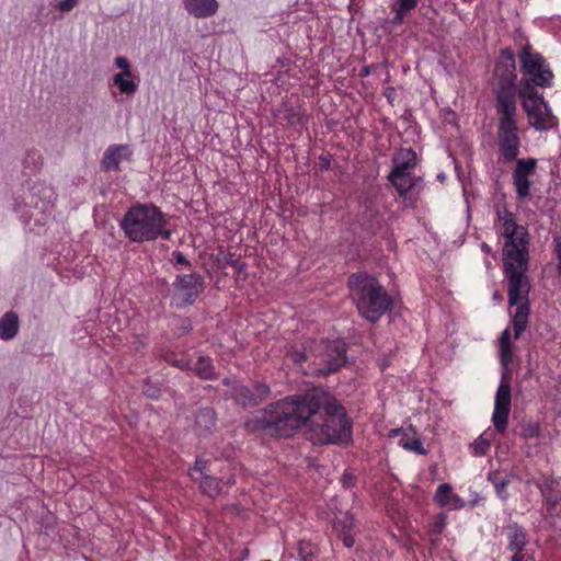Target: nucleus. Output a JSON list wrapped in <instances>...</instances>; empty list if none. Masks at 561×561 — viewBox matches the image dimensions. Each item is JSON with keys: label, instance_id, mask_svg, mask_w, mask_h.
Instances as JSON below:
<instances>
[{"label": "nucleus", "instance_id": "1", "mask_svg": "<svg viewBox=\"0 0 561 561\" xmlns=\"http://www.w3.org/2000/svg\"><path fill=\"white\" fill-rule=\"evenodd\" d=\"M302 425H308V438L313 445L352 443L353 424L345 408L322 388L273 402L247 422L250 431L277 437H289Z\"/></svg>", "mask_w": 561, "mask_h": 561}, {"label": "nucleus", "instance_id": "2", "mask_svg": "<svg viewBox=\"0 0 561 561\" xmlns=\"http://www.w3.org/2000/svg\"><path fill=\"white\" fill-rule=\"evenodd\" d=\"M169 219L170 216L156 204L136 203L125 211L119 227L133 243L169 241L173 234Z\"/></svg>", "mask_w": 561, "mask_h": 561}, {"label": "nucleus", "instance_id": "3", "mask_svg": "<svg viewBox=\"0 0 561 561\" xmlns=\"http://www.w3.org/2000/svg\"><path fill=\"white\" fill-rule=\"evenodd\" d=\"M504 239L503 263L508 285V304L515 305L530 291V283L526 275L529 254L528 230L526 227L522 228Z\"/></svg>", "mask_w": 561, "mask_h": 561}, {"label": "nucleus", "instance_id": "4", "mask_svg": "<svg viewBox=\"0 0 561 561\" xmlns=\"http://www.w3.org/2000/svg\"><path fill=\"white\" fill-rule=\"evenodd\" d=\"M348 286L359 314L368 321H378L390 309L391 298L374 276L365 272L352 274Z\"/></svg>", "mask_w": 561, "mask_h": 561}, {"label": "nucleus", "instance_id": "5", "mask_svg": "<svg viewBox=\"0 0 561 561\" xmlns=\"http://www.w3.org/2000/svg\"><path fill=\"white\" fill-rule=\"evenodd\" d=\"M56 198L50 185L36 182L22 188V193L14 198L13 210L24 224H28L32 218L41 222L51 213Z\"/></svg>", "mask_w": 561, "mask_h": 561}, {"label": "nucleus", "instance_id": "6", "mask_svg": "<svg viewBox=\"0 0 561 561\" xmlns=\"http://www.w3.org/2000/svg\"><path fill=\"white\" fill-rule=\"evenodd\" d=\"M492 93L495 107L517 106L515 54L510 47L500 50L494 65Z\"/></svg>", "mask_w": 561, "mask_h": 561}, {"label": "nucleus", "instance_id": "7", "mask_svg": "<svg viewBox=\"0 0 561 561\" xmlns=\"http://www.w3.org/2000/svg\"><path fill=\"white\" fill-rule=\"evenodd\" d=\"M347 343L344 340L311 341L313 365H308L306 375L325 378L337 373L347 363Z\"/></svg>", "mask_w": 561, "mask_h": 561}, {"label": "nucleus", "instance_id": "8", "mask_svg": "<svg viewBox=\"0 0 561 561\" xmlns=\"http://www.w3.org/2000/svg\"><path fill=\"white\" fill-rule=\"evenodd\" d=\"M497 115L499 162L511 163L520 152L517 106L495 107Z\"/></svg>", "mask_w": 561, "mask_h": 561}, {"label": "nucleus", "instance_id": "9", "mask_svg": "<svg viewBox=\"0 0 561 561\" xmlns=\"http://www.w3.org/2000/svg\"><path fill=\"white\" fill-rule=\"evenodd\" d=\"M204 289V277L199 273L179 274L172 283L171 306L176 309L193 306Z\"/></svg>", "mask_w": 561, "mask_h": 561}, {"label": "nucleus", "instance_id": "10", "mask_svg": "<svg viewBox=\"0 0 561 561\" xmlns=\"http://www.w3.org/2000/svg\"><path fill=\"white\" fill-rule=\"evenodd\" d=\"M522 72L533 81L537 82L539 88H551L553 85L554 75L547 65L546 59L540 53L534 51L529 44H526L518 51Z\"/></svg>", "mask_w": 561, "mask_h": 561}, {"label": "nucleus", "instance_id": "11", "mask_svg": "<svg viewBox=\"0 0 561 561\" xmlns=\"http://www.w3.org/2000/svg\"><path fill=\"white\" fill-rule=\"evenodd\" d=\"M511 392L510 376L504 371L495 393L494 410L492 414V423L499 433H504L507 428L508 415L511 412Z\"/></svg>", "mask_w": 561, "mask_h": 561}, {"label": "nucleus", "instance_id": "12", "mask_svg": "<svg viewBox=\"0 0 561 561\" xmlns=\"http://www.w3.org/2000/svg\"><path fill=\"white\" fill-rule=\"evenodd\" d=\"M522 106L528 116L529 125L536 130H549L557 125V119L545 99L522 102Z\"/></svg>", "mask_w": 561, "mask_h": 561}, {"label": "nucleus", "instance_id": "13", "mask_svg": "<svg viewBox=\"0 0 561 561\" xmlns=\"http://www.w3.org/2000/svg\"><path fill=\"white\" fill-rule=\"evenodd\" d=\"M271 394L270 386L264 382H255L252 387L243 383H234L232 398L241 407H256Z\"/></svg>", "mask_w": 561, "mask_h": 561}, {"label": "nucleus", "instance_id": "14", "mask_svg": "<svg viewBox=\"0 0 561 561\" xmlns=\"http://www.w3.org/2000/svg\"><path fill=\"white\" fill-rule=\"evenodd\" d=\"M516 167L512 173L513 183L516 188V195L518 199H524L529 195L531 182L529 176L536 171L537 160L535 158L518 159L514 160Z\"/></svg>", "mask_w": 561, "mask_h": 561}, {"label": "nucleus", "instance_id": "15", "mask_svg": "<svg viewBox=\"0 0 561 561\" xmlns=\"http://www.w3.org/2000/svg\"><path fill=\"white\" fill-rule=\"evenodd\" d=\"M388 181L394 186L399 196L407 203L408 206L413 207L419 197L417 186L422 182L421 178L404 175V176H392L389 173L387 176Z\"/></svg>", "mask_w": 561, "mask_h": 561}, {"label": "nucleus", "instance_id": "16", "mask_svg": "<svg viewBox=\"0 0 561 561\" xmlns=\"http://www.w3.org/2000/svg\"><path fill=\"white\" fill-rule=\"evenodd\" d=\"M131 150L128 145H111L108 146L101 160V169L104 172H119L121 162L129 161L131 158Z\"/></svg>", "mask_w": 561, "mask_h": 561}, {"label": "nucleus", "instance_id": "17", "mask_svg": "<svg viewBox=\"0 0 561 561\" xmlns=\"http://www.w3.org/2000/svg\"><path fill=\"white\" fill-rule=\"evenodd\" d=\"M389 436L398 437V444L405 450L413 451L417 455L427 454V450L423 447L420 435L412 425L391 430Z\"/></svg>", "mask_w": 561, "mask_h": 561}, {"label": "nucleus", "instance_id": "18", "mask_svg": "<svg viewBox=\"0 0 561 561\" xmlns=\"http://www.w3.org/2000/svg\"><path fill=\"white\" fill-rule=\"evenodd\" d=\"M392 176L409 175L416 165V153L412 148H401L392 158Z\"/></svg>", "mask_w": 561, "mask_h": 561}, {"label": "nucleus", "instance_id": "19", "mask_svg": "<svg viewBox=\"0 0 561 561\" xmlns=\"http://www.w3.org/2000/svg\"><path fill=\"white\" fill-rule=\"evenodd\" d=\"M506 536L508 539L507 549L514 554L525 553L523 550L528 542L527 530L517 523H511L506 527Z\"/></svg>", "mask_w": 561, "mask_h": 561}, {"label": "nucleus", "instance_id": "20", "mask_svg": "<svg viewBox=\"0 0 561 561\" xmlns=\"http://www.w3.org/2000/svg\"><path fill=\"white\" fill-rule=\"evenodd\" d=\"M188 14L197 19L213 16L218 10L217 0H183Z\"/></svg>", "mask_w": 561, "mask_h": 561}, {"label": "nucleus", "instance_id": "21", "mask_svg": "<svg viewBox=\"0 0 561 561\" xmlns=\"http://www.w3.org/2000/svg\"><path fill=\"white\" fill-rule=\"evenodd\" d=\"M516 306L515 313L512 318V323L514 328V337L519 339L522 333L526 330L528 325V316H529V302L528 295L523 296L520 300H518Z\"/></svg>", "mask_w": 561, "mask_h": 561}, {"label": "nucleus", "instance_id": "22", "mask_svg": "<svg viewBox=\"0 0 561 561\" xmlns=\"http://www.w3.org/2000/svg\"><path fill=\"white\" fill-rule=\"evenodd\" d=\"M333 527L337 537L343 541L344 547L352 548L355 543L353 530L354 518L351 514H345L343 518L334 520Z\"/></svg>", "mask_w": 561, "mask_h": 561}, {"label": "nucleus", "instance_id": "23", "mask_svg": "<svg viewBox=\"0 0 561 561\" xmlns=\"http://www.w3.org/2000/svg\"><path fill=\"white\" fill-rule=\"evenodd\" d=\"M546 511L545 518L556 530H561V493L542 501Z\"/></svg>", "mask_w": 561, "mask_h": 561}, {"label": "nucleus", "instance_id": "24", "mask_svg": "<svg viewBox=\"0 0 561 561\" xmlns=\"http://www.w3.org/2000/svg\"><path fill=\"white\" fill-rule=\"evenodd\" d=\"M286 356L289 360H291L295 365L299 366L304 374L306 375V368L308 365H313L314 355H311V342L308 345L298 348L296 346H291Z\"/></svg>", "mask_w": 561, "mask_h": 561}, {"label": "nucleus", "instance_id": "25", "mask_svg": "<svg viewBox=\"0 0 561 561\" xmlns=\"http://www.w3.org/2000/svg\"><path fill=\"white\" fill-rule=\"evenodd\" d=\"M20 321L19 317L13 311L5 312L0 318V340L10 341L19 333Z\"/></svg>", "mask_w": 561, "mask_h": 561}, {"label": "nucleus", "instance_id": "26", "mask_svg": "<svg viewBox=\"0 0 561 561\" xmlns=\"http://www.w3.org/2000/svg\"><path fill=\"white\" fill-rule=\"evenodd\" d=\"M195 483H198L201 492L210 497L215 499L222 493L224 482L221 479L214 477L211 473L196 478Z\"/></svg>", "mask_w": 561, "mask_h": 561}, {"label": "nucleus", "instance_id": "27", "mask_svg": "<svg viewBox=\"0 0 561 561\" xmlns=\"http://www.w3.org/2000/svg\"><path fill=\"white\" fill-rule=\"evenodd\" d=\"M190 370H193L202 380H216L218 378V373L213 358L206 355L199 356L194 364V367L191 366Z\"/></svg>", "mask_w": 561, "mask_h": 561}, {"label": "nucleus", "instance_id": "28", "mask_svg": "<svg viewBox=\"0 0 561 561\" xmlns=\"http://www.w3.org/2000/svg\"><path fill=\"white\" fill-rule=\"evenodd\" d=\"M499 236L504 238L515 231L525 228L516 222L514 214L506 208L497 210Z\"/></svg>", "mask_w": 561, "mask_h": 561}, {"label": "nucleus", "instance_id": "29", "mask_svg": "<svg viewBox=\"0 0 561 561\" xmlns=\"http://www.w3.org/2000/svg\"><path fill=\"white\" fill-rule=\"evenodd\" d=\"M537 87V82L533 81V78H522L517 83V98H520L522 102L545 99L543 94L538 92Z\"/></svg>", "mask_w": 561, "mask_h": 561}, {"label": "nucleus", "instance_id": "30", "mask_svg": "<svg viewBox=\"0 0 561 561\" xmlns=\"http://www.w3.org/2000/svg\"><path fill=\"white\" fill-rule=\"evenodd\" d=\"M113 83L122 94L133 95L138 90L139 79L133 78L131 72H118L113 76Z\"/></svg>", "mask_w": 561, "mask_h": 561}, {"label": "nucleus", "instance_id": "31", "mask_svg": "<svg viewBox=\"0 0 561 561\" xmlns=\"http://www.w3.org/2000/svg\"><path fill=\"white\" fill-rule=\"evenodd\" d=\"M486 480L493 485L495 490V494L503 502L507 501L510 494L507 492V486L511 483L508 477H501L500 472L494 470L488 473Z\"/></svg>", "mask_w": 561, "mask_h": 561}, {"label": "nucleus", "instance_id": "32", "mask_svg": "<svg viewBox=\"0 0 561 561\" xmlns=\"http://www.w3.org/2000/svg\"><path fill=\"white\" fill-rule=\"evenodd\" d=\"M217 421L216 411L210 407L202 408L196 413V424L198 427L210 431L215 427Z\"/></svg>", "mask_w": 561, "mask_h": 561}, {"label": "nucleus", "instance_id": "33", "mask_svg": "<svg viewBox=\"0 0 561 561\" xmlns=\"http://www.w3.org/2000/svg\"><path fill=\"white\" fill-rule=\"evenodd\" d=\"M535 484L542 496V501L553 497L556 494H561V490L558 489L559 482L551 477H543L541 482Z\"/></svg>", "mask_w": 561, "mask_h": 561}, {"label": "nucleus", "instance_id": "34", "mask_svg": "<svg viewBox=\"0 0 561 561\" xmlns=\"http://www.w3.org/2000/svg\"><path fill=\"white\" fill-rule=\"evenodd\" d=\"M319 553L317 545L308 540H299L297 543V556L299 561H313Z\"/></svg>", "mask_w": 561, "mask_h": 561}, {"label": "nucleus", "instance_id": "35", "mask_svg": "<svg viewBox=\"0 0 561 561\" xmlns=\"http://www.w3.org/2000/svg\"><path fill=\"white\" fill-rule=\"evenodd\" d=\"M160 357L170 364L173 367L179 368L180 370H190L191 369V360L184 356L179 357L172 351H165L160 354Z\"/></svg>", "mask_w": 561, "mask_h": 561}, {"label": "nucleus", "instance_id": "36", "mask_svg": "<svg viewBox=\"0 0 561 561\" xmlns=\"http://www.w3.org/2000/svg\"><path fill=\"white\" fill-rule=\"evenodd\" d=\"M453 493L451 486L448 483H442L436 489L434 500L440 507H446L451 504L453 501Z\"/></svg>", "mask_w": 561, "mask_h": 561}, {"label": "nucleus", "instance_id": "37", "mask_svg": "<svg viewBox=\"0 0 561 561\" xmlns=\"http://www.w3.org/2000/svg\"><path fill=\"white\" fill-rule=\"evenodd\" d=\"M210 473V461L202 457H196L194 466L188 470V476L191 477L192 481L196 480V478Z\"/></svg>", "mask_w": 561, "mask_h": 561}, {"label": "nucleus", "instance_id": "38", "mask_svg": "<svg viewBox=\"0 0 561 561\" xmlns=\"http://www.w3.org/2000/svg\"><path fill=\"white\" fill-rule=\"evenodd\" d=\"M446 513L442 512L435 516L434 520L428 525V535L432 537V541L438 540L446 527Z\"/></svg>", "mask_w": 561, "mask_h": 561}, {"label": "nucleus", "instance_id": "39", "mask_svg": "<svg viewBox=\"0 0 561 561\" xmlns=\"http://www.w3.org/2000/svg\"><path fill=\"white\" fill-rule=\"evenodd\" d=\"M470 447L474 457H483L488 454L491 447V439L486 437V433H483L471 444Z\"/></svg>", "mask_w": 561, "mask_h": 561}, {"label": "nucleus", "instance_id": "40", "mask_svg": "<svg viewBox=\"0 0 561 561\" xmlns=\"http://www.w3.org/2000/svg\"><path fill=\"white\" fill-rule=\"evenodd\" d=\"M284 119L290 126H298L304 123V116L298 108L293 106L284 110Z\"/></svg>", "mask_w": 561, "mask_h": 561}, {"label": "nucleus", "instance_id": "41", "mask_svg": "<svg viewBox=\"0 0 561 561\" xmlns=\"http://www.w3.org/2000/svg\"><path fill=\"white\" fill-rule=\"evenodd\" d=\"M176 320L179 322L175 330V335L178 337L186 335L193 330V324L190 318L176 317Z\"/></svg>", "mask_w": 561, "mask_h": 561}, {"label": "nucleus", "instance_id": "42", "mask_svg": "<svg viewBox=\"0 0 561 561\" xmlns=\"http://www.w3.org/2000/svg\"><path fill=\"white\" fill-rule=\"evenodd\" d=\"M142 393L147 398H150L152 400H157L161 396V389L156 383H153L151 380L147 379L144 382Z\"/></svg>", "mask_w": 561, "mask_h": 561}, {"label": "nucleus", "instance_id": "43", "mask_svg": "<svg viewBox=\"0 0 561 561\" xmlns=\"http://www.w3.org/2000/svg\"><path fill=\"white\" fill-rule=\"evenodd\" d=\"M225 262L227 265L234 267L239 273H245L247 264L239 259H234L232 254H229Z\"/></svg>", "mask_w": 561, "mask_h": 561}, {"label": "nucleus", "instance_id": "44", "mask_svg": "<svg viewBox=\"0 0 561 561\" xmlns=\"http://www.w3.org/2000/svg\"><path fill=\"white\" fill-rule=\"evenodd\" d=\"M512 359V346H500V362L504 369L507 368L508 363Z\"/></svg>", "mask_w": 561, "mask_h": 561}, {"label": "nucleus", "instance_id": "45", "mask_svg": "<svg viewBox=\"0 0 561 561\" xmlns=\"http://www.w3.org/2000/svg\"><path fill=\"white\" fill-rule=\"evenodd\" d=\"M397 7L403 11H412L417 5V0H396Z\"/></svg>", "mask_w": 561, "mask_h": 561}, {"label": "nucleus", "instance_id": "46", "mask_svg": "<svg viewBox=\"0 0 561 561\" xmlns=\"http://www.w3.org/2000/svg\"><path fill=\"white\" fill-rule=\"evenodd\" d=\"M115 65L117 68L122 69L121 72H131L130 62L126 57L118 56L115 58Z\"/></svg>", "mask_w": 561, "mask_h": 561}, {"label": "nucleus", "instance_id": "47", "mask_svg": "<svg viewBox=\"0 0 561 561\" xmlns=\"http://www.w3.org/2000/svg\"><path fill=\"white\" fill-rule=\"evenodd\" d=\"M172 255L174 257L175 264L184 265L188 268L192 267V263L186 259L182 251H174Z\"/></svg>", "mask_w": 561, "mask_h": 561}, {"label": "nucleus", "instance_id": "48", "mask_svg": "<svg viewBox=\"0 0 561 561\" xmlns=\"http://www.w3.org/2000/svg\"><path fill=\"white\" fill-rule=\"evenodd\" d=\"M554 243V254L558 259V272L561 273V236H557L553 238Z\"/></svg>", "mask_w": 561, "mask_h": 561}, {"label": "nucleus", "instance_id": "49", "mask_svg": "<svg viewBox=\"0 0 561 561\" xmlns=\"http://www.w3.org/2000/svg\"><path fill=\"white\" fill-rule=\"evenodd\" d=\"M78 4V0H60L58 9L61 12H69Z\"/></svg>", "mask_w": 561, "mask_h": 561}, {"label": "nucleus", "instance_id": "50", "mask_svg": "<svg viewBox=\"0 0 561 561\" xmlns=\"http://www.w3.org/2000/svg\"><path fill=\"white\" fill-rule=\"evenodd\" d=\"M408 12L409 11H403V10H401V8L397 7L396 10H394V15H393V19H392V23L396 24V25L402 24V22L404 20V16H405V14Z\"/></svg>", "mask_w": 561, "mask_h": 561}, {"label": "nucleus", "instance_id": "51", "mask_svg": "<svg viewBox=\"0 0 561 561\" xmlns=\"http://www.w3.org/2000/svg\"><path fill=\"white\" fill-rule=\"evenodd\" d=\"M500 346H512L511 342V331L510 329H505L500 336Z\"/></svg>", "mask_w": 561, "mask_h": 561}, {"label": "nucleus", "instance_id": "52", "mask_svg": "<svg viewBox=\"0 0 561 561\" xmlns=\"http://www.w3.org/2000/svg\"><path fill=\"white\" fill-rule=\"evenodd\" d=\"M145 348H146V343L140 339L135 340L131 344V350L135 353H142Z\"/></svg>", "mask_w": 561, "mask_h": 561}, {"label": "nucleus", "instance_id": "53", "mask_svg": "<svg viewBox=\"0 0 561 561\" xmlns=\"http://www.w3.org/2000/svg\"><path fill=\"white\" fill-rule=\"evenodd\" d=\"M450 505L453 506L454 510H460L463 507L465 501L458 494H455L453 495V501Z\"/></svg>", "mask_w": 561, "mask_h": 561}, {"label": "nucleus", "instance_id": "54", "mask_svg": "<svg viewBox=\"0 0 561 561\" xmlns=\"http://www.w3.org/2000/svg\"><path fill=\"white\" fill-rule=\"evenodd\" d=\"M511 561H535L533 556L528 553L513 554Z\"/></svg>", "mask_w": 561, "mask_h": 561}, {"label": "nucleus", "instance_id": "55", "mask_svg": "<svg viewBox=\"0 0 561 561\" xmlns=\"http://www.w3.org/2000/svg\"><path fill=\"white\" fill-rule=\"evenodd\" d=\"M354 480H355L354 476L348 472H344L342 476V482L345 486L353 485Z\"/></svg>", "mask_w": 561, "mask_h": 561}, {"label": "nucleus", "instance_id": "56", "mask_svg": "<svg viewBox=\"0 0 561 561\" xmlns=\"http://www.w3.org/2000/svg\"><path fill=\"white\" fill-rule=\"evenodd\" d=\"M234 383H240L239 381H236V380H232L230 378H224L222 379V385L225 386H231V390L233 389V385Z\"/></svg>", "mask_w": 561, "mask_h": 561}, {"label": "nucleus", "instance_id": "57", "mask_svg": "<svg viewBox=\"0 0 561 561\" xmlns=\"http://www.w3.org/2000/svg\"><path fill=\"white\" fill-rule=\"evenodd\" d=\"M369 73H370L369 66H365V67H363V68L360 69V73H359V76H360L362 78H364V77H367Z\"/></svg>", "mask_w": 561, "mask_h": 561}, {"label": "nucleus", "instance_id": "58", "mask_svg": "<svg viewBox=\"0 0 561 561\" xmlns=\"http://www.w3.org/2000/svg\"><path fill=\"white\" fill-rule=\"evenodd\" d=\"M481 250L485 253H490L491 252V248L486 244V243H482L481 244Z\"/></svg>", "mask_w": 561, "mask_h": 561}, {"label": "nucleus", "instance_id": "59", "mask_svg": "<svg viewBox=\"0 0 561 561\" xmlns=\"http://www.w3.org/2000/svg\"><path fill=\"white\" fill-rule=\"evenodd\" d=\"M330 164H331L330 160L325 159L324 162H323L322 170H324V169L328 170L330 168Z\"/></svg>", "mask_w": 561, "mask_h": 561}, {"label": "nucleus", "instance_id": "60", "mask_svg": "<svg viewBox=\"0 0 561 561\" xmlns=\"http://www.w3.org/2000/svg\"><path fill=\"white\" fill-rule=\"evenodd\" d=\"M510 477L514 478V479H517V476L516 474H513L511 473Z\"/></svg>", "mask_w": 561, "mask_h": 561}, {"label": "nucleus", "instance_id": "61", "mask_svg": "<svg viewBox=\"0 0 561 561\" xmlns=\"http://www.w3.org/2000/svg\"><path fill=\"white\" fill-rule=\"evenodd\" d=\"M390 96H391V93L386 94V98L390 99Z\"/></svg>", "mask_w": 561, "mask_h": 561}, {"label": "nucleus", "instance_id": "62", "mask_svg": "<svg viewBox=\"0 0 561 561\" xmlns=\"http://www.w3.org/2000/svg\"><path fill=\"white\" fill-rule=\"evenodd\" d=\"M390 96H391V93L386 94V98L390 99Z\"/></svg>", "mask_w": 561, "mask_h": 561}]
</instances>
